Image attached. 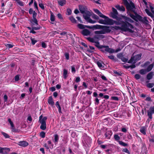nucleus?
I'll return each mask as SVG.
<instances>
[{"mask_svg":"<svg viewBox=\"0 0 154 154\" xmlns=\"http://www.w3.org/2000/svg\"><path fill=\"white\" fill-rule=\"evenodd\" d=\"M118 14L114 13L111 14V16L114 19H116L118 22L114 21L113 20L110 19L106 17V25H112L115 23L116 25H120L122 24L121 27H116V29H121L124 31H127L130 32H133L135 28L132 25L128 23L133 22V21L130 18L126 17L121 15L118 17Z\"/></svg>","mask_w":154,"mask_h":154,"instance_id":"f257e3e1","label":"nucleus"},{"mask_svg":"<svg viewBox=\"0 0 154 154\" xmlns=\"http://www.w3.org/2000/svg\"><path fill=\"white\" fill-rule=\"evenodd\" d=\"M124 2L126 5L128 10L127 13L134 20L136 21L140 20L141 19V17L138 15L136 11V8L133 4L129 5L127 0H123Z\"/></svg>","mask_w":154,"mask_h":154,"instance_id":"f03ea898","label":"nucleus"},{"mask_svg":"<svg viewBox=\"0 0 154 154\" xmlns=\"http://www.w3.org/2000/svg\"><path fill=\"white\" fill-rule=\"evenodd\" d=\"M141 58V55L140 54L134 55L133 54L131 59L128 62L129 63H135Z\"/></svg>","mask_w":154,"mask_h":154,"instance_id":"7ed1b4c3","label":"nucleus"},{"mask_svg":"<svg viewBox=\"0 0 154 154\" xmlns=\"http://www.w3.org/2000/svg\"><path fill=\"white\" fill-rule=\"evenodd\" d=\"M47 119L46 116H45L43 118V119L41 122H39L41 125L40 126V128L43 130H45L46 128V121Z\"/></svg>","mask_w":154,"mask_h":154,"instance_id":"20e7f679","label":"nucleus"},{"mask_svg":"<svg viewBox=\"0 0 154 154\" xmlns=\"http://www.w3.org/2000/svg\"><path fill=\"white\" fill-rule=\"evenodd\" d=\"M150 62L149 61L146 62L143 66V67H146L147 66L146 69L147 72H148L150 71L153 68L154 64H150Z\"/></svg>","mask_w":154,"mask_h":154,"instance_id":"39448f33","label":"nucleus"},{"mask_svg":"<svg viewBox=\"0 0 154 154\" xmlns=\"http://www.w3.org/2000/svg\"><path fill=\"white\" fill-rule=\"evenodd\" d=\"M149 7L152 13L149 11L147 9H146L145 11L149 16H150L152 18H153L154 17L153 14H154V10H153L154 8L151 5V4H150L149 5Z\"/></svg>","mask_w":154,"mask_h":154,"instance_id":"423d86ee","label":"nucleus"},{"mask_svg":"<svg viewBox=\"0 0 154 154\" xmlns=\"http://www.w3.org/2000/svg\"><path fill=\"white\" fill-rule=\"evenodd\" d=\"M84 144H86L88 145L91 143V138L88 136H86L84 137V140H83Z\"/></svg>","mask_w":154,"mask_h":154,"instance_id":"0eeeda50","label":"nucleus"},{"mask_svg":"<svg viewBox=\"0 0 154 154\" xmlns=\"http://www.w3.org/2000/svg\"><path fill=\"white\" fill-rule=\"evenodd\" d=\"M106 27V26H102L99 25H96L92 26H90V29H92L93 30L97 29H101L103 28H104V27H105V28Z\"/></svg>","mask_w":154,"mask_h":154,"instance_id":"6e6552de","label":"nucleus"},{"mask_svg":"<svg viewBox=\"0 0 154 154\" xmlns=\"http://www.w3.org/2000/svg\"><path fill=\"white\" fill-rule=\"evenodd\" d=\"M148 116L149 118L152 119V115L154 114V107H152L150 108L147 111Z\"/></svg>","mask_w":154,"mask_h":154,"instance_id":"1a4fd4ad","label":"nucleus"},{"mask_svg":"<svg viewBox=\"0 0 154 154\" xmlns=\"http://www.w3.org/2000/svg\"><path fill=\"white\" fill-rule=\"evenodd\" d=\"M81 33L83 36H88L90 35L91 32L87 29H84L81 31Z\"/></svg>","mask_w":154,"mask_h":154,"instance_id":"9d476101","label":"nucleus"},{"mask_svg":"<svg viewBox=\"0 0 154 154\" xmlns=\"http://www.w3.org/2000/svg\"><path fill=\"white\" fill-rule=\"evenodd\" d=\"M101 29L102 30L99 31H96L94 32V33L95 34H104L106 33V27L105 28V27Z\"/></svg>","mask_w":154,"mask_h":154,"instance_id":"9b49d317","label":"nucleus"},{"mask_svg":"<svg viewBox=\"0 0 154 154\" xmlns=\"http://www.w3.org/2000/svg\"><path fill=\"white\" fill-rule=\"evenodd\" d=\"M18 145L23 147H25L28 146V143L25 141H20L18 142Z\"/></svg>","mask_w":154,"mask_h":154,"instance_id":"f8f14e48","label":"nucleus"},{"mask_svg":"<svg viewBox=\"0 0 154 154\" xmlns=\"http://www.w3.org/2000/svg\"><path fill=\"white\" fill-rule=\"evenodd\" d=\"M48 104L52 106L54 105V103L53 100L52 96H51L49 97L48 100Z\"/></svg>","mask_w":154,"mask_h":154,"instance_id":"ddd939ff","label":"nucleus"},{"mask_svg":"<svg viewBox=\"0 0 154 154\" xmlns=\"http://www.w3.org/2000/svg\"><path fill=\"white\" fill-rule=\"evenodd\" d=\"M90 13L89 11H87V12L85 14V15L84 14L83 15V17L86 20H87L88 22H89V21L90 19H91L89 16H90V14H89Z\"/></svg>","mask_w":154,"mask_h":154,"instance_id":"4468645a","label":"nucleus"},{"mask_svg":"<svg viewBox=\"0 0 154 154\" xmlns=\"http://www.w3.org/2000/svg\"><path fill=\"white\" fill-rule=\"evenodd\" d=\"M106 51H108L109 53H112L114 52H117L120 51L121 49H117L115 51L114 50L106 46Z\"/></svg>","mask_w":154,"mask_h":154,"instance_id":"2eb2a0df","label":"nucleus"},{"mask_svg":"<svg viewBox=\"0 0 154 154\" xmlns=\"http://www.w3.org/2000/svg\"><path fill=\"white\" fill-rule=\"evenodd\" d=\"M29 21L32 24V26L35 25H38V22L36 18H32L31 20H29Z\"/></svg>","mask_w":154,"mask_h":154,"instance_id":"dca6fc26","label":"nucleus"},{"mask_svg":"<svg viewBox=\"0 0 154 154\" xmlns=\"http://www.w3.org/2000/svg\"><path fill=\"white\" fill-rule=\"evenodd\" d=\"M77 27L80 29H84L85 28H87L90 29V26L85 25L82 24H79L77 25Z\"/></svg>","mask_w":154,"mask_h":154,"instance_id":"f3484780","label":"nucleus"},{"mask_svg":"<svg viewBox=\"0 0 154 154\" xmlns=\"http://www.w3.org/2000/svg\"><path fill=\"white\" fill-rule=\"evenodd\" d=\"M94 43L96 44L95 45L99 48L102 49L103 48H106L105 49V51H106V46H103L100 45L99 42H98V41L97 40Z\"/></svg>","mask_w":154,"mask_h":154,"instance_id":"a211bd4d","label":"nucleus"},{"mask_svg":"<svg viewBox=\"0 0 154 154\" xmlns=\"http://www.w3.org/2000/svg\"><path fill=\"white\" fill-rule=\"evenodd\" d=\"M94 36V38L96 39V40L97 41L105 37L104 35L100 34H96Z\"/></svg>","mask_w":154,"mask_h":154,"instance_id":"6ab92c4d","label":"nucleus"},{"mask_svg":"<svg viewBox=\"0 0 154 154\" xmlns=\"http://www.w3.org/2000/svg\"><path fill=\"white\" fill-rule=\"evenodd\" d=\"M55 105L57 108L58 109V111L59 112L60 114L62 113V112L61 111V106L59 103L58 101H57L55 103Z\"/></svg>","mask_w":154,"mask_h":154,"instance_id":"aec40b11","label":"nucleus"},{"mask_svg":"<svg viewBox=\"0 0 154 154\" xmlns=\"http://www.w3.org/2000/svg\"><path fill=\"white\" fill-rule=\"evenodd\" d=\"M115 7L119 11H124L125 10V8L122 6L119 5H116L115 6Z\"/></svg>","mask_w":154,"mask_h":154,"instance_id":"412c9836","label":"nucleus"},{"mask_svg":"<svg viewBox=\"0 0 154 154\" xmlns=\"http://www.w3.org/2000/svg\"><path fill=\"white\" fill-rule=\"evenodd\" d=\"M8 122L10 123L11 127L12 128L13 130H14V131H13L14 132H16L17 131V129H14V125L13 124V122H12V121L11 120V119H8Z\"/></svg>","mask_w":154,"mask_h":154,"instance_id":"4be33fe9","label":"nucleus"},{"mask_svg":"<svg viewBox=\"0 0 154 154\" xmlns=\"http://www.w3.org/2000/svg\"><path fill=\"white\" fill-rule=\"evenodd\" d=\"M146 126L142 127L140 128V131L143 134H146Z\"/></svg>","mask_w":154,"mask_h":154,"instance_id":"5701e85b","label":"nucleus"},{"mask_svg":"<svg viewBox=\"0 0 154 154\" xmlns=\"http://www.w3.org/2000/svg\"><path fill=\"white\" fill-rule=\"evenodd\" d=\"M7 150L9 152L10 151V149L9 148L7 147H2L0 146V153H3V151Z\"/></svg>","mask_w":154,"mask_h":154,"instance_id":"b1692460","label":"nucleus"},{"mask_svg":"<svg viewBox=\"0 0 154 154\" xmlns=\"http://www.w3.org/2000/svg\"><path fill=\"white\" fill-rule=\"evenodd\" d=\"M57 2L59 5L62 6L66 4V0H59Z\"/></svg>","mask_w":154,"mask_h":154,"instance_id":"393cba45","label":"nucleus"},{"mask_svg":"<svg viewBox=\"0 0 154 154\" xmlns=\"http://www.w3.org/2000/svg\"><path fill=\"white\" fill-rule=\"evenodd\" d=\"M68 74V71L66 69H64L63 70V76L64 78L65 79L67 77V75Z\"/></svg>","mask_w":154,"mask_h":154,"instance_id":"a878e982","label":"nucleus"},{"mask_svg":"<svg viewBox=\"0 0 154 154\" xmlns=\"http://www.w3.org/2000/svg\"><path fill=\"white\" fill-rule=\"evenodd\" d=\"M87 39L90 42L92 43H94L96 40V39L94 38V36L93 38H92L91 37H89L87 38Z\"/></svg>","mask_w":154,"mask_h":154,"instance_id":"bb28decb","label":"nucleus"},{"mask_svg":"<svg viewBox=\"0 0 154 154\" xmlns=\"http://www.w3.org/2000/svg\"><path fill=\"white\" fill-rule=\"evenodd\" d=\"M30 39L31 41V44L33 45H34L37 42V40H35V38H32V37H30Z\"/></svg>","mask_w":154,"mask_h":154,"instance_id":"cd10ccee","label":"nucleus"},{"mask_svg":"<svg viewBox=\"0 0 154 154\" xmlns=\"http://www.w3.org/2000/svg\"><path fill=\"white\" fill-rule=\"evenodd\" d=\"M69 18L72 23H77V21L73 16L69 17Z\"/></svg>","mask_w":154,"mask_h":154,"instance_id":"c85d7f7f","label":"nucleus"},{"mask_svg":"<svg viewBox=\"0 0 154 154\" xmlns=\"http://www.w3.org/2000/svg\"><path fill=\"white\" fill-rule=\"evenodd\" d=\"M54 141L55 142L57 143L59 140V137L57 134H55L54 136Z\"/></svg>","mask_w":154,"mask_h":154,"instance_id":"c756f323","label":"nucleus"},{"mask_svg":"<svg viewBox=\"0 0 154 154\" xmlns=\"http://www.w3.org/2000/svg\"><path fill=\"white\" fill-rule=\"evenodd\" d=\"M153 75V72H150L147 75V79L148 80H150L152 79Z\"/></svg>","mask_w":154,"mask_h":154,"instance_id":"7c9ffc66","label":"nucleus"},{"mask_svg":"<svg viewBox=\"0 0 154 154\" xmlns=\"http://www.w3.org/2000/svg\"><path fill=\"white\" fill-rule=\"evenodd\" d=\"M98 22L102 24H106V19H104V20L100 19Z\"/></svg>","mask_w":154,"mask_h":154,"instance_id":"2f4dec72","label":"nucleus"},{"mask_svg":"<svg viewBox=\"0 0 154 154\" xmlns=\"http://www.w3.org/2000/svg\"><path fill=\"white\" fill-rule=\"evenodd\" d=\"M97 64L98 66L100 68V69H103L104 67V66L103 65L100 61H97Z\"/></svg>","mask_w":154,"mask_h":154,"instance_id":"473e14b6","label":"nucleus"},{"mask_svg":"<svg viewBox=\"0 0 154 154\" xmlns=\"http://www.w3.org/2000/svg\"><path fill=\"white\" fill-rule=\"evenodd\" d=\"M118 142L120 145L124 146H127L128 145V144L127 143H125L122 141H119Z\"/></svg>","mask_w":154,"mask_h":154,"instance_id":"72a5a7b5","label":"nucleus"},{"mask_svg":"<svg viewBox=\"0 0 154 154\" xmlns=\"http://www.w3.org/2000/svg\"><path fill=\"white\" fill-rule=\"evenodd\" d=\"M1 133L5 138H8L10 137V136L8 134L3 132H2Z\"/></svg>","mask_w":154,"mask_h":154,"instance_id":"f704fd0d","label":"nucleus"},{"mask_svg":"<svg viewBox=\"0 0 154 154\" xmlns=\"http://www.w3.org/2000/svg\"><path fill=\"white\" fill-rule=\"evenodd\" d=\"M147 72L146 69H142L139 71L141 75L145 74Z\"/></svg>","mask_w":154,"mask_h":154,"instance_id":"c9c22d12","label":"nucleus"},{"mask_svg":"<svg viewBox=\"0 0 154 154\" xmlns=\"http://www.w3.org/2000/svg\"><path fill=\"white\" fill-rule=\"evenodd\" d=\"M42 28V27L40 25H38L37 27L33 26H32V29L34 30H37L40 29Z\"/></svg>","mask_w":154,"mask_h":154,"instance_id":"e433bc0d","label":"nucleus"},{"mask_svg":"<svg viewBox=\"0 0 154 154\" xmlns=\"http://www.w3.org/2000/svg\"><path fill=\"white\" fill-rule=\"evenodd\" d=\"M17 2V3L20 6H24V2L20 0H15Z\"/></svg>","mask_w":154,"mask_h":154,"instance_id":"4c0bfd02","label":"nucleus"},{"mask_svg":"<svg viewBox=\"0 0 154 154\" xmlns=\"http://www.w3.org/2000/svg\"><path fill=\"white\" fill-rule=\"evenodd\" d=\"M50 20L51 22H54L55 20V17L52 13L51 14Z\"/></svg>","mask_w":154,"mask_h":154,"instance_id":"58836bf2","label":"nucleus"},{"mask_svg":"<svg viewBox=\"0 0 154 154\" xmlns=\"http://www.w3.org/2000/svg\"><path fill=\"white\" fill-rule=\"evenodd\" d=\"M40 136L42 138H44L45 136V133L44 131H42L40 133Z\"/></svg>","mask_w":154,"mask_h":154,"instance_id":"ea45409f","label":"nucleus"},{"mask_svg":"<svg viewBox=\"0 0 154 154\" xmlns=\"http://www.w3.org/2000/svg\"><path fill=\"white\" fill-rule=\"evenodd\" d=\"M66 14L69 15L71 14L72 13V11L71 9L70 8H67L66 10Z\"/></svg>","mask_w":154,"mask_h":154,"instance_id":"a19ab883","label":"nucleus"},{"mask_svg":"<svg viewBox=\"0 0 154 154\" xmlns=\"http://www.w3.org/2000/svg\"><path fill=\"white\" fill-rule=\"evenodd\" d=\"M98 15L100 17L106 19V16L103 15L100 11Z\"/></svg>","mask_w":154,"mask_h":154,"instance_id":"79ce46f5","label":"nucleus"},{"mask_svg":"<svg viewBox=\"0 0 154 154\" xmlns=\"http://www.w3.org/2000/svg\"><path fill=\"white\" fill-rule=\"evenodd\" d=\"M89 48H90V49H87V51L88 52L90 53H92L93 51L91 50H94V47L91 46H89Z\"/></svg>","mask_w":154,"mask_h":154,"instance_id":"37998d69","label":"nucleus"},{"mask_svg":"<svg viewBox=\"0 0 154 154\" xmlns=\"http://www.w3.org/2000/svg\"><path fill=\"white\" fill-rule=\"evenodd\" d=\"M64 56L66 57V59L68 60L69 58V54L68 53H65L64 54Z\"/></svg>","mask_w":154,"mask_h":154,"instance_id":"c03bdc74","label":"nucleus"},{"mask_svg":"<svg viewBox=\"0 0 154 154\" xmlns=\"http://www.w3.org/2000/svg\"><path fill=\"white\" fill-rule=\"evenodd\" d=\"M6 46L8 48H12L14 46V45L13 44H7Z\"/></svg>","mask_w":154,"mask_h":154,"instance_id":"a18cd8bd","label":"nucleus"},{"mask_svg":"<svg viewBox=\"0 0 154 154\" xmlns=\"http://www.w3.org/2000/svg\"><path fill=\"white\" fill-rule=\"evenodd\" d=\"M71 67V72L73 73H75L76 72V70L74 66H72Z\"/></svg>","mask_w":154,"mask_h":154,"instance_id":"49530a36","label":"nucleus"},{"mask_svg":"<svg viewBox=\"0 0 154 154\" xmlns=\"http://www.w3.org/2000/svg\"><path fill=\"white\" fill-rule=\"evenodd\" d=\"M111 13H114L115 14H118V12L116 10V9L113 8H112V12Z\"/></svg>","mask_w":154,"mask_h":154,"instance_id":"de8ad7c7","label":"nucleus"},{"mask_svg":"<svg viewBox=\"0 0 154 154\" xmlns=\"http://www.w3.org/2000/svg\"><path fill=\"white\" fill-rule=\"evenodd\" d=\"M39 7L42 10H44L45 7L44 4L43 3H39L38 4Z\"/></svg>","mask_w":154,"mask_h":154,"instance_id":"09e8293b","label":"nucleus"},{"mask_svg":"<svg viewBox=\"0 0 154 154\" xmlns=\"http://www.w3.org/2000/svg\"><path fill=\"white\" fill-rule=\"evenodd\" d=\"M44 146L45 147L46 149L47 150H49V148H51L50 146H49L48 145L47 143H45L44 145Z\"/></svg>","mask_w":154,"mask_h":154,"instance_id":"8fccbe9b","label":"nucleus"},{"mask_svg":"<svg viewBox=\"0 0 154 154\" xmlns=\"http://www.w3.org/2000/svg\"><path fill=\"white\" fill-rule=\"evenodd\" d=\"M15 81H17L20 80V76L19 75H17L15 76L14 77Z\"/></svg>","mask_w":154,"mask_h":154,"instance_id":"3c124183","label":"nucleus"},{"mask_svg":"<svg viewBox=\"0 0 154 154\" xmlns=\"http://www.w3.org/2000/svg\"><path fill=\"white\" fill-rule=\"evenodd\" d=\"M114 137L115 138V139L116 140H118L120 139L118 135L117 134H115L114 135Z\"/></svg>","mask_w":154,"mask_h":154,"instance_id":"603ef678","label":"nucleus"},{"mask_svg":"<svg viewBox=\"0 0 154 154\" xmlns=\"http://www.w3.org/2000/svg\"><path fill=\"white\" fill-rule=\"evenodd\" d=\"M79 10L81 12V13L82 14H85L87 12L85 11V10L84 9H81L80 8H79Z\"/></svg>","mask_w":154,"mask_h":154,"instance_id":"864d4df0","label":"nucleus"},{"mask_svg":"<svg viewBox=\"0 0 154 154\" xmlns=\"http://www.w3.org/2000/svg\"><path fill=\"white\" fill-rule=\"evenodd\" d=\"M93 18L95 19L98 20L99 19V17L96 14H94L92 16Z\"/></svg>","mask_w":154,"mask_h":154,"instance_id":"5fc2aeb1","label":"nucleus"},{"mask_svg":"<svg viewBox=\"0 0 154 154\" xmlns=\"http://www.w3.org/2000/svg\"><path fill=\"white\" fill-rule=\"evenodd\" d=\"M81 81L80 78L79 77H75V82L78 83L80 82Z\"/></svg>","mask_w":154,"mask_h":154,"instance_id":"6e6d98bb","label":"nucleus"},{"mask_svg":"<svg viewBox=\"0 0 154 154\" xmlns=\"http://www.w3.org/2000/svg\"><path fill=\"white\" fill-rule=\"evenodd\" d=\"M57 16L58 18L60 20H63V17L61 14L60 13H58L57 14Z\"/></svg>","mask_w":154,"mask_h":154,"instance_id":"4d7b16f0","label":"nucleus"},{"mask_svg":"<svg viewBox=\"0 0 154 154\" xmlns=\"http://www.w3.org/2000/svg\"><path fill=\"white\" fill-rule=\"evenodd\" d=\"M154 86V84L153 83H148L147 84V86L149 88H151L153 87Z\"/></svg>","mask_w":154,"mask_h":154,"instance_id":"13d9d810","label":"nucleus"},{"mask_svg":"<svg viewBox=\"0 0 154 154\" xmlns=\"http://www.w3.org/2000/svg\"><path fill=\"white\" fill-rule=\"evenodd\" d=\"M42 46L43 48H46L47 47L46 44L44 42H42Z\"/></svg>","mask_w":154,"mask_h":154,"instance_id":"bf43d9fd","label":"nucleus"},{"mask_svg":"<svg viewBox=\"0 0 154 154\" xmlns=\"http://www.w3.org/2000/svg\"><path fill=\"white\" fill-rule=\"evenodd\" d=\"M34 7L36 9L38 10L37 4L36 1H35L34 2Z\"/></svg>","mask_w":154,"mask_h":154,"instance_id":"052dcab7","label":"nucleus"},{"mask_svg":"<svg viewBox=\"0 0 154 154\" xmlns=\"http://www.w3.org/2000/svg\"><path fill=\"white\" fill-rule=\"evenodd\" d=\"M122 151L124 152L127 153L129 154L130 153V152L129 151V150L128 149H127L126 148L124 149H123Z\"/></svg>","mask_w":154,"mask_h":154,"instance_id":"680f3d73","label":"nucleus"},{"mask_svg":"<svg viewBox=\"0 0 154 154\" xmlns=\"http://www.w3.org/2000/svg\"><path fill=\"white\" fill-rule=\"evenodd\" d=\"M37 15V13L35 11H34L33 13H32V18H36Z\"/></svg>","mask_w":154,"mask_h":154,"instance_id":"e2e57ef3","label":"nucleus"},{"mask_svg":"<svg viewBox=\"0 0 154 154\" xmlns=\"http://www.w3.org/2000/svg\"><path fill=\"white\" fill-rule=\"evenodd\" d=\"M96 22H97L95 20H92L91 19H90V20L89 21V22H88L89 23H92V24L94 23H96Z\"/></svg>","mask_w":154,"mask_h":154,"instance_id":"0e129e2a","label":"nucleus"},{"mask_svg":"<svg viewBox=\"0 0 154 154\" xmlns=\"http://www.w3.org/2000/svg\"><path fill=\"white\" fill-rule=\"evenodd\" d=\"M34 11H33V10L32 8H30L29 9V14H32V13H33Z\"/></svg>","mask_w":154,"mask_h":154,"instance_id":"69168bd1","label":"nucleus"},{"mask_svg":"<svg viewBox=\"0 0 154 154\" xmlns=\"http://www.w3.org/2000/svg\"><path fill=\"white\" fill-rule=\"evenodd\" d=\"M81 44L83 46H84V47L87 48H88V45L84 42H82Z\"/></svg>","mask_w":154,"mask_h":154,"instance_id":"338daca9","label":"nucleus"},{"mask_svg":"<svg viewBox=\"0 0 154 154\" xmlns=\"http://www.w3.org/2000/svg\"><path fill=\"white\" fill-rule=\"evenodd\" d=\"M4 102H7L8 101V97L5 94L4 95Z\"/></svg>","mask_w":154,"mask_h":154,"instance_id":"774afa93","label":"nucleus"}]
</instances>
